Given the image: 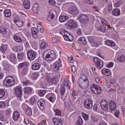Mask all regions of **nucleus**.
Instances as JSON below:
<instances>
[{"mask_svg":"<svg viewBox=\"0 0 125 125\" xmlns=\"http://www.w3.org/2000/svg\"><path fill=\"white\" fill-rule=\"evenodd\" d=\"M78 83L79 86L83 89H86L88 87V84H89L88 78L85 75H83L82 77L79 78Z\"/></svg>","mask_w":125,"mask_h":125,"instance_id":"f03ea898","label":"nucleus"},{"mask_svg":"<svg viewBox=\"0 0 125 125\" xmlns=\"http://www.w3.org/2000/svg\"><path fill=\"white\" fill-rule=\"evenodd\" d=\"M54 112H55L56 116H61V110L57 109L54 110Z\"/></svg>","mask_w":125,"mask_h":125,"instance_id":"864d4df0","label":"nucleus"},{"mask_svg":"<svg viewBox=\"0 0 125 125\" xmlns=\"http://www.w3.org/2000/svg\"><path fill=\"white\" fill-rule=\"evenodd\" d=\"M20 118V112L18 111H15L13 114V119L14 121H18Z\"/></svg>","mask_w":125,"mask_h":125,"instance_id":"a211bd4d","label":"nucleus"},{"mask_svg":"<svg viewBox=\"0 0 125 125\" xmlns=\"http://www.w3.org/2000/svg\"><path fill=\"white\" fill-rule=\"evenodd\" d=\"M101 73L103 75H105V76H111V71L110 69L103 68L101 70Z\"/></svg>","mask_w":125,"mask_h":125,"instance_id":"aec40b11","label":"nucleus"},{"mask_svg":"<svg viewBox=\"0 0 125 125\" xmlns=\"http://www.w3.org/2000/svg\"><path fill=\"white\" fill-rule=\"evenodd\" d=\"M14 40H15V42H22V39L18 36L15 35L14 36Z\"/></svg>","mask_w":125,"mask_h":125,"instance_id":"ea45409f","label":"nucleus"},{"mask_svg":"<svg viewBox=\"0 0 125 125\" xmlns=\"http://www.w3.org/2000/svg\"><path fill=\"white\" fill-rule=\"evenodd\" d=\"M37 102V96H34L30 99V103L31 104H35Z\"/></svg>","mask_w":125,"mask_h":125,"instance_id":"c03bdc74","label":"nucleus"},{"mask_svg":"<svg viewBox=\"0 0 125 125\" xmlns=\"http://www.w3.org/2000/svg\"><path fill=\"white\" fill-rule=\"evenodd\" d=\"M46 90H40L39 92V95L40 96H43L45 94Z\"/></svg>","mask_w":125,"mask_h":125,"instance_id":"09e8293b","label":"nucleus"},{"mask_svg":"<svg viewBox=\"0 0 125 125\" xmlns=\"http://www.w3.org/2000/svg\"><path fill=\"white\" fill-rule=\"evenodd\" d=\"M125 57L123 55L119 56L117 58V60L119 62H124V61H125Z\"/></svg>","mask_w":125,"mask_h":125,"instance_id":"a18cd8bd","label":"nucleus"},{"mask_svg":"<svg viewBox=\"0 0 125 125\" xmlns=\"http://www.w3.org/2000/svg\"><path fill=\"white\" fill-rule=\"evenodd\" d=\"M52 42L54 43H56V42H58L57 39L55 38L54 37H52Z\"/></svg>","mask_w":125,"mask_h":125,"instance_id":"338daca9","label":"nucleus"},{"mask_svg":"<svg viewBox=\"0 0 125 125\" xmlns=\"http://www.w3.org/2000/svg\"><path fill=\"white\" fill-rule=\"evenodd\" d=\"M82 116L85 121H87V120H88V115L83 112Z\"/></svg>","mask_w":125,"mask_h":125,"instance_id":"603ef678","label":"nucleus"},{"mask_svg":"<svg viewBox=\"0 0 125 125\" xmlns=\"http://www.w3.org/2000/svg\"><path fill=\"white\" fill-rule=\"evenodd\" d=\"M45 102L43 100L41 99L38 102V105L41 110L44 109Z\"/></svg>","mask_w":125,"mask_h":125,"instance_id":"f3484780","label":"nucleus"},{"mask_svg":"<svg viewBox=\"0 0 125 125\" xmlns=\"http://www.w3.org/2000/svg\"><path fill=\"white\" fill-rule=\"evenodd\" d=\"M27 62H23L19 64V69H22V68H27Z\"/></svg>","mask_w":125,"mask_h":125,"instance_id":"4c0bfd02","label":"nucleus"},{"mask_svg":"<svg viewBox=\"0 0 125 125\" xmlns=\"http://www.w3.org/2000/svg\"><path fill=\"white\" fill-rule=\"evenodd\" d=\"M101 106L103 110H104V111L108 110V102H107V101L105 100H103L102 101H101Z\"/></svg>","mask_w":125,"mask_h":125,"instance_id":"ddd939ff","label":"nucleus"},{"mask_svg":"<svg viewBox=\"0 0 125 125\" xmlns=\"http://www.w3.org/2000/svg\"><path fill=\"white\" fill-rule=\"evenodd\" d=\"M27 67H25V68L23 69V70L21 72L22 76H25V75H27Z\"/></svg>","mask_w":125,"mask_h":125,"instance_id":"6e6d98bb","label":"nucleus"},{"mask_svg":"<svg viewBox=\"0 0 125 125\" xmlns=\"http://www.w3.org/2000/svg\"><path fill=\"white\" fill-rule=\"evenodd\" d=\"M5 106V104H4V102H0V108H3Z\"/></svg>","mask_w":125,"mask_h":125,"instance_id":"0e129e2a","label":"nucleus"},{"mask_svg":"<svg viewBox=\"0 0 125 125\" xmlns=\"http://www.w3.org/2000/svg\"><path fill=\"white\" fill-rule=\"evenodd\" d=\"M53 123L55 125H62L63 121L61 119L58 118H54L53 119Z\"/></svg>","mask_w":125,"mask_h":125,"instance_id":"dca6fc26","label":"nucleus"},{"mask_svg":"<svg viewBox=\"0 0 125 125\" xmlns=\"http://www.w3.org/2000/svg\"><path fill=\"white\" fill-rule=\"evenodd\" d=\"M87 38L89 42H90V43H91L92 45L94 46H97V44L94 42V39H93L92 37H91V36H89Z\"/></svg>","mask_w":125,"mask_h":125,"instance_id":"393cba45","label":"nucleus"},{"mask_svg":"<svg viewBox=\"0 0 125 125\" xmlns=\"http://www.w3.org/2000/svg\"><path fill=\"white\" fill-rule=\"evenodd\" d=\"M25 114L28 115V116H32L33 113H32V109L30 107H27L26 110L25 111Z\"/></svg>","mask_w":125,"mask_h":125,"instance_id":"58836bf2","label":"nucleus"},{"mask_svg":"<svg viewBox=\"0 0 125 125\" xmlns=\"http://www.w3.org/2000/svg\"><path fill=\"white\" fill-rule=\"evenodd\" d=\"M31 32L32 34V36L34 39H38V33H39V31L37 29L36 27H33L31 28Z\"/></svg>","mask_w":125,"mask_h":125,"instance_id":"6ab92c4d","label":"nucleus"},{"mask_svg":"<svg viewBox=\"0 0 125 125\" xmlns=\"http://www.w3.org/2000/svg\"><path fill=\"white\" fill-rule=\"evenodd\" d=\"M0 33L2 35H5V34H6V29L2 27H0Z\"/></svg>","mask_w":125,"mask_h":125,"instance_id":"de8ad7c7","label":"nucleus"},{"mask_svg":"<svg viewBox=\"0 0 125 125\" xmlns=\"http://www.w3.org/2000/svg\"><path fill=\"white\" fill-rule=\"evenodd\" d=\"M98 31H100V32H102V33H105L107 30L106 29V28H105L103 26H101L98 29Z\"/></svg>","mask_w":125,"mask_h":125,"instance_id":"49530a36","label":"nucleus"},{"mask_svg":"<svg viewBox=\"0 0 125 125\" xmlns=\"http://www.w3.org/2000/svg\"><path fill=\"white\" fill-rule=\"evenodd\" d=\"M22 47L20 46H15L13 48L14 51L16 52H19V51H21Z\"/></svg>","mask_w":125,"mask_h":125,"instance_id":"37998d69","label":"nucleus"},{"mask_svg":"<svg viewBox=\"0 0 125 125\" xmlns=\"http://www.w3.org/2000/svg\"><path fill=\"white\" fill-rule=\"evenodd\" d=\"M5 95V91L2 89H0V99L3 98Z\"/></svg>","mask_w":125,"mask_h":125,"instance_id":"79ce46f5","label":"nucleus"},{"mask_svg":"<svg viewBox=\"0 0 125 125\" xmlns=\"http://www.w3.org/2000/svg\"><path fill=\"white\" fill-rule=\"evenodd\" d=\"M101 22L103 25H108V22L105 19H102Z\"/></svg>","mask_w":125,"mask_h":125,"instance_id":"4d7b16f0","label":"nucleus"},{"mask_svg":"<svg viewBox=\"0 0 125 125\" xmlns=\"http://www.w3.org/2000/svg\"><path fill=\"white\" fill-rule=\"evenodd\" d=\"M77 33L78 35H82L83 34V30H82V29L79 28L77 31Z\"/></svg>","mask_w":125,"mask_h":125,"instance_id":"e2e57ef3","label":"nucleus"},{"mask_svg":"<svg viewBox=\"0 0 125 125\" xmlns=\"http://www.w3.org/2000/svg\"><path fill=\"white\" fill-rule=\"evenodd\" d=\"M112 3H110L109 5H108V11H111L112 9Z\"/></svg>","mask_w":125,"mask_h":125,"instance_id":"774afa93","label":"nucleus"},{"mask_svg":"<svg viewBox=\"0 0 125 125\" xmlns=\"http://www.w3.org/2000/svg\"><path fill=\"white\" fill-rule=\"evenodd\" d=\"M14 22L15 23L16 25L19 27H21L23 26V21L21 20L20 17L17 16L14 19Z\"/></svg>","mask_w":125,"mask_h":125,"instance_id":"9d476101","label":"nucleus"},{"mask_svg":"<svg viewBox=\"0 0 125 125\" xmlns=\"http://www.w3.org/2000/svg\"><path fill=\"white\" fill-rule=\"evenodd\" d=\"M0 121H4V117L3 114L0 112Z\"/></svg>","mask_w":125,"mask_h":125,"instance_id":"69168bd1","label":"nucleus"},{"mask_svg":"<svg viewBox=\"0 0 125 125\" xmlns=\"http://www.w3.org/2000/svg\"><path fill=\"white\" fill-rule=\"evenodd\" d=\"M53 18H54V14H53V12L52 11H50L49 12V15L47 18V20L50 21V20H52Z\"/></svg>","mask_w":125,"mask_h":125,"instance_id":"2f4dec72","label":"nucleus"},{"mask_svg":"<svg viewBox=\"0 0 125 125\" xmlns=\"http://www.w3.org/2000/svg\"><path fill=\"white\" fill-rule=\"evenodd\" d=\"M112 14L115 16H119V15L121 14V11H120V9L114 8L112 11Z\"/></svg>","mask_w":125,"mask_h":125,"instance_id":"5701e85b","label":"nucleus"},{"mask_svg":"<svg viewBox=\"0 0 125 125\" xmlns=\"http://www.w3.org/2000/svg\"><path fill=\"white\" fill-rule=\"evenodd\" d=\"M23 89L20 86H17L15 88V95L18 98H21L23 95Z\"/></svg>","mask_w":125,"mask_h":125,"instance_id":"423d86ee","label":"nucleus"},{"mask_svg":"<svg viewBox=\"0 0 125 125\" xmlns=\"http://www.w3.org/2000/svg\"><path fill=\"white\" fill-rule=\"evenodd\" d=\"M49 4H51V5H55L56 2L53 0H49Z\"/></svg>","mask_w":125,"mask_h":125,"instance_id":"bf43d9fd","label":"nucleus"},{"mask_svg":"<svg viewBox=\"0 0 125 125\" xmlns=\"http://www.w3.org/2000/svg\"><path fill=\"white\" fill-rule=\"evenodd\" d=\"M105 44H106V45H108V46H115L116 45V44L114 42L109 40H107L105 42Z\"/></svg>","mask_w":125,"mask_h":125,"instance_id":"cd10ccee","label":"nucleus"},{"mask_svg":"<svg viewBox=\"0 0 125 125\" xmlns=\"http://www.w3.org/2000/svg\"><path fill=\"white\" fill-rule=\"evenodd\" d=\"M78 42L81 44L86 45V40L84 37H81L78 39Z\"/></svg>","mask_w":125,"mask_h":125,"instance_id":"412c9836","label":"nucleus"},{"mask_svg":"<svg viewBox=\"0 0 125 125\" xmlns=\"http://www.w3.org/2000/svg\"><path fill=\"white\" fill-rule=\"evenodd\" d=\"M109 108L111 111L117 110V104L116 103L113 101H111L109 104Z\"/></svg>","mask_w":125,"mask_h":125,"instance_id":"2eb2a0df","label":"nucleus"},{"mask_svg":"<svg viewBox=\"0 0 125 125\" xmlns=\"http://www.w3.org/2000/svg\"><path fill=\"white\" fill-rule=\"evenodd\" d=\"M68 18L69 17L67 16H60L59 17V21L62 22H65Z\"/></svg>","mask_w":125,"mask_h":125,"instance_id":"7c9ffc66","label":"nucleus"},{"mask_svg":"<svg viewBox=\"0 0 125 125\" xmlns=\"http://www.w3.org/2000/svg\"><path fill=\"white\" fill-rule=\"evenodd\" d=\"M65 92H66V89L65 88V87H64L63 85H61L60 93L61 94V96H64Z\"/></svg>","mask_w":125,"mask_h":125,"instance_id":"473e14b6","label":"nucleus"},{"mask_svg":"<svg viewBox=\"0 0 125 125\" xmlns=\"http://www.w3.org/2000/svg\"><path fill=\"white\" fill-rule=\"evenodd\" d=\"M24 57H25V54L23 52H21L18 54V58L19 60H23Z\"/></svg>","mask_w":125,"mask_h":125,"instance_id":"e433bc0d","label":"nucleus"},{"mask_svg":"<svg viewBox=\"0 0 125 125\" xmlns=\"http://www.w3.org/2000/svg\"><path fill=\"white\" fill-rule=\"evenodd\" d=\"M84 107L89 110L92 108V101L89 98L86 99L83 102Z\"/></svg>","mask_w":125,"mask_h":125,"instance_id":"0eeeda50","label":"nucleus"},{"mask_svg":"<svg viewBox=\"0 0 125 125\" xmlns=\"http://www.w3.org/2000/svg\"><path fill=\"white\" fill-rule=\"evenodd\" d=\"M37 52L34 50H29L27 52V56L29 60L33 61L36 58V54Z\"/></svg>","mask_w":125,"mask_h":125,"instance_id":"1a4fd4ad","label":"nucleus"},{"mask_svg":"<svg viewBox=\"0 0 125 125\" xmlns=\"http://www.w3.org/2000/svg\"><path fill=\"white\" fill-rule=\"evenodd\" d=\"M91 90L95 94H100L101 93V87L96 84H92Z\"/></svg>","mask_w":125,"mask_h":125,"instance_id":"6e6552de","label":"nucleus"},{"mask_svg":"<svg viewBox=\"0 0 125 125\" xmlns=\"http://www.w3.org/2000/svg\"><path fill=\"white\" fill-rule=\"evenodd\" d=\"M68 13L72 15H77L79 14V10L75 6L70 7L68 10Z\"/></svg>","mask_w":125,"mask_h":125,"instance_id":"9b49d317","label":"nucleus"},{"mask_svg":"<svg viewBox=\"0 0 125 125\" xmlns=\"http://www.w3.org/2000/svg\"><path fill=\"white\" fill-rule=\"evenodd\" d=\"M6 49H7V45L6 44H4L0 46V50H1V52L3 53L5 51V50H6Z\"/></svg>","mask_w":125,"mask_h":125,"instance_id":"a19ab883","label":"nucleus"},{"mask_svg":"<svg viewBox=\"0 0 125 125\" xmlns=\"http://www.w3.org/2000/svg\"><path fill=\"white\" fill-rule=\"evenodd\" d=\"M15 83L14 78L12 76L6 77L3 81V84L5 86H12Z\"/></svg>","mask_w":125,"mask_h":125,"instance_id":"7ed1b4c3","label":"nucleus"},{"mask_svg":"<svg viewBox=\"0 0 125 125\" xmlns=\"http://www.w3.org/2000/svg\"><path fill=\"white\" fill-rule=\"evenodd\" d=\"M60 33L62 36V37H63L64 39H65V38H66L67 36H68L70 34L69 32L65 31V30L64 29L61 30L60 31Z\"/></svg>","mask_w":125,"mask_h":125,"instance_id":"b1692460","label":"nucleus"},{"mask_svg":"<svg viewBox=\"0 0 125 125\" xmlns=\"http://www.w3.org/2000/svg\"><path fill=\"white\" fill-rule=\"evenodd\" d=\"M79 19L82 23H87L88 22V17L86 15L82 14L79 17Z\"/></svg>","mask_w":125,"mask_h":125,"instance_id":"4468645a","label":"nucleus"},{"mask_svg":"<svg viewBox=\"0 0 125 125\" xmlns=\"http://www.w3.org/2000/svg\"><path fill=\"white\" fill-rule=\"evenodd\" d=\"M65 27L67 28V29L71 30L72 28H78L79 25L74 20H69L65 24Z\"/></svg>","mask_w":125,"mask_h":125,"instance_id":"20e7f679","label":"nucleus"},{"mask_svg":"<svg viewBox=\"0 0 125 125\" xmlns=\"http://www.w3.org/2000/svg\"><path fill=\"white\" fill-rule=\"evenodd\" d=\"M61 59H59L58 60L54 63L55 70L58 71L59 69H61V68H62V64H61Z\"/></svg>","mask_w":125,"mask_h":125,"instance_id":"f8f14e48","label":"nucleus"},{"mask_svg":"<svg viewBox=\"0 0 125 125\" xmlns=\"http://www.w3.org/2000/svg\"><path fill=\"white\" fill-rule=\"evenodd\" d=\"M11 112H12V111L11 108H8L6 109V113L7 115H10L11 114Z\"/></svg>","mask_w":125,"mask_h":125,"instance_id":"680f3d73","label":"nucleus"},{"mask_svg":"<svg viewBox=\"0 0 125 125\" xmlns=\"http://www.w3.org/2000/svg\"><path fill=\"white\" fill-rule=\"evenodd\" d=\"M47 46V44L45 43V42H42L41 44V48H43V49H44L45 47Z\"/></svg>","mask_w":125,"mask_h":125,"instance_id":"5fc2aeb1","label":"nucleus"},{"mask_svg":"<svg viewBox=\"0 0 125 125\" xmlns=\"http://www.w3.org/2000/svg\"><path fill=\"white\" fill-rule=\"evenodd\" d=\"M77 70L76 67L75 65H72L71 66V71L73 73H76V71Z\"/></svg>","mask_w":125,"mask_h":125,"instance_id":"052dcab7","label":"nucleus"},{"mask_svg":"<svg viewBox=\"0 0 125 125\" xmlns=\"http://www.w3.org/2000/svg\"><path fill=\"white\" fill-rule=\"evenodd\" d=\"M9 60H10L11 62H14V61L16 60V55H15L14 53H11L10 55Z\"/></svg>","mask_w":125,"mask_h":125,"instance_id":"c85d7f7f","label":"nucleus"},{"mask_svg":"<svg viewBox=\"0 0 125 125\" xmlns=\"http://www.w3.org/2000/svg\"><path fill=\"white\" fill-rule=\"evenodd\" d=\"M83 118H82V117L79 116L78 117V125H83Z\"/></svg>","mask_w":125,"mask_h":125,"instance_id":"8fccbe9b","label":"nucleus"},{"mask_svg":"<svg viewBox=\"0 0 125 125\" xmlns=\"http://www.w3.org/2000/svg\"><path fill=\"white\" fill-rule=\"evenodd\" d=\"M121 4H122V1H118L114 4V6L115 7H119Z\"/></svg>","mask_w":125,"mask_h":125,"instance_id":"13d9d810","label":"nucleus"},{"mask_svg":"<svg viewBox=\"0 0 125 125\" xmlns=\"http://www.w3.org/2000/svg\"><path fill=\"white\" fill-rule=\"evenodd\" d=\"M23 4L25 9L30 8V1L29 0H24Z\"/></svg>","mask_w":125,"mask_h":125,"instance_id":"4be33fe9","label":"nucleus"},{"mask_svg":"<svg viewBox=\"0 0 125 125\" xmlns=\"http://www.w3.org/2000/svg\"><path fill=\"white\" fill-rule=\"evenodd\" d=\"M93 62L95 63L97 68L99 70L103 67V62L98 57H94Z\"/></svg>","mask_w":125,"mask_h":125,"instance_id":"39448f33","label":"nucleus"},{"mask_svg":"<svg viewBox=\"0 0 125 125\" xmlns=\"http://www.w3.org/2000/svg\"><path fill=\"white\" fill-rule=\"evenodd\" d=\"M4 15L5 17H7V18H9V17H11V11L9 10H5L4 12Z\"/></svg>","mask_w":125,"mask_h":125,"instance_id":"a878e982","label":"nucleus"},{"mask_svg":"<svg viewBox=\"0 0 125 125\" xmlns=\"http://www.w3.org/2000/svg\"><path fill=\"white\" fill-rule=\"evenodd\" d=\"M56 57L55 52L52 50H47L43 52V58L46 61H51Z\"/></svg>","mask_w":125,"mask_h":125,"instance_id":"f257e3e1","label":"nucleus"},{"mask_svg":"<svg viewBox=\"0 0 125 125\" xmlns=\"http://www.w3.org/2000/svg\"><path fill=\"white\" fill-rule=\"evenodd\" d=\"M64 40L65 41H67L68 42H71V41L74 40V37H73L72 34L69 33V35L66 36V37H64Z\"/></svg>","mask_w":125,"mask_h":125,"instance_id":"72a5a7b5","label":"nucleus"},{"mask_svg":"<svg viewBox=\"0 0 125 125\" xmlns=\"http://www.w3.org/2000/svg\"><path fill=\"white\" fill-rule=\"evenodd\" d=\"M23 90L24 91L25 93H26L27 94H30L32 91L33 89L31 87H26L24 88Z\"/></svg>","mask_w":125,"mask_h":125,"instance_id":"f704fd0d","label":"nucleus"},{"mask_svg":"<svg viewBox=\"0 0 125 125\" xmlns=\"http://www.w3.org/2000/svg\"><path fill=\"white\" fill-rule=\"evenodd\" d=\"M32 10L34 13H38L39 12V4H34L32 7Z\"/></svg>","mask_w":125,"mask_h":125,"instance_id":"bb28decb","label":"nucleus"},{"mask_svg":"<svg viewBox=\"0 0 125 125\" xmlns=\"http://www.w3.org/2000/svg\"><path fill=\"white\" fill-rule=\"evenodd\" d=\"M84 3H87L88 4H93V1L92 0H83Z\"/></svg>","mask_w":125,"mask_h":125,"instance_id":"3c124183","label":"nucleus"},{"mask_svg":"<svg viewBox=\"0 0 125 125\" xmlns=\"http://www.w3.org/2000/svg\"><path fill=\"white\" fill-rule=\"evenodd\" d=\"M32 70H37L40 69V64L38 63H35L32 65Z\"/></svg>","mask_w":125,"mask_h":125,"instance_id":"c9c22d12","label":"nucleus"},{"mask_svg":"<svg viewBox=\"0 0 125 125\" xmlns=\"http://www.w3.org/2000/svg\"><path fill=\"white\" fill-rule=\"evenodd\" d=\"M61 85H63L64 87H65V86H67V88L68 89H71V87L69 86V83L68 82V80L67 79H65L63 83L61 84Z\"/></svg>","mask_w":125,"mask_h":125,"instance_id":"c756f323","label":"nucleus"}]
</instances>
